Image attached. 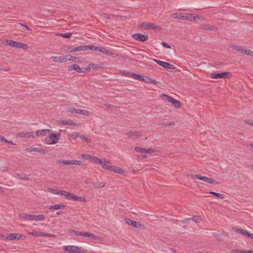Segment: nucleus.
I'll use <instances>...</instances> for the list:
<instances>
[{
  "mask_svg": "<svg viewBox=\"0 0 253 253\" xmlns=\"http://www.w3.org/2000/svg\"><path fill=\"white\" fill-rule=\"evenodd\" d=\"M61 138L59 132L49 134L45 138L46 142L48 144H54L56 143Z\"/></svg>",
  "mask_w": 253,
  "mask_h": 253,
  "instance_id": "obj_1",
  "label": "nucleus"
},
{
  "mask_svg": "<svg viewBox=\"0 0 253 253\" xmlns=\"http://www.w3.org/2000/svg\"><path fill=\"white\" fill-rule=\"evenodd\" d=\"M5 44L13 47L22 48L23 49H27L29 47L27 44L21 43L12 40H5Z\"/></svg>",
  "mask_w": 253,
  "mask_h": 253,
  "instance_id": "obj_2",
  "label": "nucleus"
},
{
  "mask_svg": "<svg viewBox=\"0 0 253 253\" xmlns=\"http://www.w3.org/2000/svg\"><path fill=\"white\" fill-rule=\"evenodd\" d=\"M161 98L165 102H168L171 103L173 106L176 108H179L180 107V102L171 96L165 94H162L161 95Z\"/></svg>",
  "mask_w": 253,
  "mask_h": 253,
  "instance_id": "obj_3",
  "label": "nucleus"
},
{
  "mask_svg": "<svg viewBox=\"0 0 253 253\" xmlns=\"http://www.w3.org/2000/svg\"><path fill=\"white\" fill-rule=\"evenodd\" d=\"M132 77L135 79L143 81L144 83H151L153 84H156L157 83V82L155 80L152 79L151 78L141 75L139 74L133 73L132 74Z\"/></svg>",
  "mask_w": 253,
  "mask_h": 253,
  "instance_id": "obj_4",
  "label": "nucleus"
},
{
  "mask_svg": "<svg viewBox=\"0 0 253 253\" xmlns=\"http://www.w3.org/2000/svg\"><path fill=\"white\" fill-rule=\"evenodd\" d=\"M58 163L62 164L63 166H84V164L82 161L74 160H61L58 161Z\"/></svg>",
  "mask_w": 253,
  "mask_h": 253,
  "instance_id": "obj_5",
  "label": "nucleus"
},
{
  "mask_svg": "<svg viewBox=\"0 0 253 253\" xmlns=\"http://www.w3.org/2000/svg\"><path fill=\"white\" fill-rule=\"evenodd\" d=\"M190 176L193 179H194L195 178H197L199 180H203L205 182L209 183H211V184H217V182L216 181H215V180H214L211 178H209L207 176H202L199 174H191L190 175Z\"/></svg>",
  "mask_w": 253,
  "mask_h": 253,
  "instance_id": "obj_6",
  "label": "nucleus"
},
{
  "mask_svg": "<svg viewBox=\"0 0 253 253\" xmlns=\"http://www.w3.org/2000/svg\"><path fill=\"white\" fill-rule=\"evenodd\" d=\"M154 61L156 63H157L159 65H160L165 68H166L168 69H171V70H175L176 68L173 65L169 63L168 62H166L157 60V59H154Z\"/></svg>",
  "mask_w": 253,
  "mask_h": 253,
  "instance_id": "obj_7",
  "label": "nucleus"
},
{
  "mask_svg": "<svg viewBox=\"0 0 253 253\" xmlns=\"http://www.w3.org/2000/svg\"><path fill=\"white\" fill-rule=\"evenodd\" d=\"M140 27L144 28L145 29H153L160 30L161 28L160 26H157L154 24L148 22H143L140 25Z\"/></svg>",
  "mask_w": 253,
  "mask_h": 253,
  "instance_id": "obj_8",
  "label": "nucleus"
},
{
  "mask_svg": "<svg viewBox=\"0 0 253 253\" xmlns=\"http://www.w3.org/2000/svg\"><path fill=\"white\" fill-rule=\"evenodd\" d=\"M73 70L79 73H84L86 72L85 68H81L78 64H74L68 67V71H71Z\"/></svg>",
  "mask_w": 253,
  "mask_h": 253,
  "instance_id": "obj_9",
  "label": "nucleus"
},
{
  "mask_svg": "<svg viewBox=\"0 0 253 253\" xmlns=\"http://www.w3.org/2000/svg\"><path fill=\"white\" fill-rule=\"evenodd\" d=\"M82 248L75 246H66L64 248V250L69 253H80Z\"/></svg>",
  "mask_w": 253,
  "mask_h": 253,
  "instance_id": "obj_10",
  "label": "nucleus"
},
{
  "mask_svg": "<svg viewBox=\"0 0 253 253\" xmlns=\"http://www.w3.org/2000/svg\"><path fill=\"white\" fill-rule=\"evenodd\" d=\"M229 72H222L221 73H213L211 74V77L212 79H217L219 78L226 79L228 78V75H230Z\"/></svg>",
  "mask_w": 253,
  "mask_h": 253,
  "instance_id": "obj_11",
  "label": "nucleus"
},
{
  "mask_svg": "<svg viewBox=\"0 0 253 253\" xmlns=\"http://www.w3.org/2000/svg\"><path fill=\"white\" fill-rule=\"evenodd\" d=\"M132 37L136 40L142 42L146 41L148 39L147 35H143L140 33H136L132 35Z\"/></svg>",
  "mask_w": 253,
  "mask_h": 253,
  "instance_id": "obj_12",
  "label": "nucleus"
},
{
  "mask_svg": "<svg viewBox=\"0 0 253 253\" xmlns=\"http://www.w3.org/2000/svg\"><path fill=\"white\" fill-rule=\"evenodd\" d=\"M125 222L129 225H131L132 226L137 228L138 229H140L142 227V225L139 222L133 221L129 218L125 219Z\"/></svg>",
  "mask_w": 253,
  "mask_h": 253,
  "instance_id": "obj_13",
  "label": "nucleus"
},
{
  "mask_svg": "<svg viewBox=\"0 0 253 253\" xmlns=\"http://www.w3.org/2000/svg\"><path fill=\"white\" fill-rule=\"evenodd\" d=\"M233 230L236 232H238L241 234L244 235L246 236H247L248 237H250L252 239H253V234L251 233L246 230L237 228H234Z\"/></svg>",
  "mask_w": 253,
  "mask_h": 253,
  "instance_id": "obj_14",
  "label": "nucleus"
},
{
  "mask_svg": "<svg viewBox=\"0 0 253 253\" xmlns=\"http://www.w3.org/2000/svg\"><path fill=\"white\" fill-rule=\"evenodd\" d=\"M126 134L129 138L132 139H136L142 135L141 132L140 131H130L127 132Z\"/></svg>",
  "mask_w": 253,
  "mask_h": 253,
  "instance_id": "obj_15",
  "label": "nucleus"
},
{
  "mask_svg": "<svg viewBox=\"0 0 253 253\" xmlns=\"http://www.w3.org/2000/svg\"><path fill=\"white\" fill-rule=\"evenodd\" d=\"M51 58L55 62L61 63L67 61L68 59V56H62L60 57L52 56Z\"/></svg>",
  "mask_w": 253,
  "mask_h": 253,
  "instance_id": "obj_16",
  "label": "nucleus"
},
{
  "mask_svg": "<svg viewBox=\"0 0 253 253\" xmlns=\"http://www.w3.org/2000/svg\"><path fill=\"white\" fill-rule=\"evenodd\" d=\"M13 177L19 180L27 181L30 180L29 177L25 173H16Z\"/></svg>",
  "mask_w": 253,
  "mask_h": 253,
  "instance_id": "obj_17",
  "label": "nucleus"
},
{
  "mask_svg": "<svg viewBox=\"0 0 253 253\" xmlns=\"http://www.w3.org/2000/svg\"><path fill=\"white\" fill-rule=\"evenodd\" d=\"M61 195L65 196L66 198L68 200L72 201H74L75 197L76 196L75 195L72 193H69L65 190H62Z\"/></svg>",
  "mask_w": 253,
  "mask_h": 253,
  "instance_id": "obj_18",
  "label": "nucleus"
},
{
  "mask_svg": "<svg viewBox=\"0 0 253 253\" xmlns=\"http://www.w3.org/2000/svg\"><path fill=\"white\" fill-rule=\"evenodd\" d=\"M199 19L200 17L198 15H195L193 13H186V20L193 21L199 20Z\"/></svg>",
  "mask_w": 253,
  "mask_h": 253,
  "instance_id": "obj_19",
  "label": "nucleus"
},
{
  "mask_svg": "<svg viewBox=\"0 0 253 253\" xmlns=\"http://www.w3.org/2000/svg\"><path fill=\"white\" fill-rule=\"evenodd\" d=\"M84 237L90 238L91 239L94 240H98L99 241L102 240V238L100 237L99 236L95 235H94L93 234L87 232H84Z\"/></svg>",
  "mask_w": 253,
  "mask_h": 253,
  "instance_id": "obj_20",
  "label": "nucleus"
},
{
  "mask_svg": "<svg viewBox=\"0 0 253 253\" xmlns=\"http://www.w3.org/2000/svg\"><path fill=\"white\" fill-rule=\"evenodd\" d=\"M87 50V45H80L75 48H73L69 51L70 52H76L79 51H86Z\"/></svg>",
  "mask_w": 253,
  "mask_h": 253,
  "instance_id": "obj_21",
  "label": "nucleus"
},
{
  "mask_svg": "<svg viewBox=\"0 0 253 253\" xmlns=\"http://www.w3.org/2000/svg\"><path fill=\"white\" fill-rule=\"evenodd\" d=\"M50 132V130L48 129H39L37 130L35 133L36 134V136H45L47 134Z\"/></svg>",
  "mask_w": 253,
  "mask_h": 253,
  "instance_id": "obj_22",
  "label": "nucleus"
},
{
  "mask_svg": "<svg viewBox=\"0 0 253 253\" xmlns=\"http://www.w3.org/2000/svg\"><path fill=\"white\" fill-rule=\"evenodd\" d=\"M19 217L25 220H32L33 217V214H28L26 213H21L19 214Z\"/></svg>",
  "mask_w": 253,
  "mask_h": 253,
  "instance_id": "obj_23",
  "label": "nucleus"
},
{
  "mask_svg": "<svg viewBox=\"0 0 253 253\" xmlns=\"http://www.w3.org/2000/svg\"><path fill=\"white\" fill-rule=\"evenodd\" d=\"M200 27L201 29L205 30H211L213 31L217 30V28L216 27L210 25L202 24L200 26Z\"/></svg>",
  "mask_w": 253,
  "mask_h": 253,
  "instance_id": "obj_24",
  "label": "nucleus"
},
{
  "mask_svg": "<svg viewBox=\"0 0 253 253\" xmlns=\"http://www.w3.org/2000/svg\"><path fill=\"white\" fill-rule=\"evenodd\" d=\"M23 235L20 234H9L6 236V239L10 240L21 239Z\"/></svg>",
  "mask_w": 253,
  "mask_h": 253,
  "instance_id": "obj_25",
  "label": "nucleus"
},
{
  "mask_svg": "<svg viewBox=\"0 0 253 253\" xmlns=\"http://www.w3.org/2000/svg\"><path fill=\"white\" fill-rule=\"evenodd\" d=\"M109 164H110L109 161L106 162V160L105 159H102V163L101 164L102 168L104 169L111 171L112 166H110Z\"/></svg>",
  "mask_w": 253,
  "mask_h": 253,
  "instance_id": "obj_26",
  "label": "nucleus"
},
{
  "mask_svg": "<svg viewBox=\"0 0 253 253\" xmlns=\"http://www.w3.org/2000/svg\"><path fill=\"white\" fill-rule=\"evenodd\" d=\"M229 46L233 49L237 50L241 53H243V51H244V49L245 48L243 46H240L239 45H237V44H230Z\"/></svg>",
  "mask_w": 253,
  "mask_h": 253,
  "instance_id": "obj_27",
  "label": "nucleus"
},
{
  "mask_svg": "<svg viewBox=\"0 0 253 253\" xmlns=\"http://www.w3.org/2000/svg\"><path fill=\"white\" fill-rule=\"evenodd\" d=\"M230 253H253V251L251 250L232 249L230 251Z\"/></svg>",
  "mask_w": 253,
  "mask_h": 253,
  "instance_id": "obj_28",
  "label": "nucleus"
},
{
  "mask_svg": "<svg viewBox=\"0 0 253 253\" xmlns=\"http://www.w3.org/2000/svg\"><path fill=\"white\" fill-rule=\"evenodd\" d=\"M45 219V216L43 214L35 215L33 214V217L32 220L36 221H43Z\"/></svg>",
  "mask_w": 253,
  "mask_h": 253,
  "instance_id": "obj_29",
  "label": "nucleus"
},
{
  "mask_svg": "<svg viewBox=\"0 0 253 253\" xmlns=\"http://www.w3.org/2000/svg\"><path fill=\"white\" fill-rule=\"evenodd\" d=\"M99 51L108 55H113V52L109 50L107 48L103 47H100L99 49Z\"/></svg>",
  "mask_w": 253,
  "mask_h": 253,
  "instance_id": "obj_30",
  "label": "nucleus"
},
{
  "mask_svg": "<svg viewBox=\"0 0 253 253\" xmlns=\"http://www.w3.org/2000/svg\"><path fill=\"white\" fill-rule=\"evenodd\" d=\"M192 220L194 222H196V223H198L200 222V221L201 220V218L199 217V216H194L192 218H185L183 221V223H185L187 221H189V220Z\"/></svg>",
  "mask_w": 253,
  "mask_h": 253,
  "instance_id": "obj_31",
  "label": "nucleus"
},
{
  "mask_svg": "<svg viewBox=\"0 0 253 253\" xmlns=\"http://www.w3.org/2000/svg\"><path fill=\"white\" fill-rule=\"evenodd\" d=\"M112 168L111 169V171H113L114 172L118 173L119 174H123L124 172V170L123 169L118 167L112 166Z\"/></svg>",
  "mask_w": 253,
  "mask_h": 253,
  "instance_id": "obj_32",
  "label": "nucleus"
},
{
  "mask_svg": "<svg viewBox=\"0 0 253 253\" xmlns=\"http://www.w3.org/2000/svg\"><path fill=\"white\" fill-rule=\"evenodd\" d=\"M92 184L95 188H103L105 186V183L104 182H93Z\"/></svg>",
  "mask_w": 253,
  "mask_h": 253,
  "instance_id": "obj_33",
  "label": "nucleus"
},
{
  "mask_svg": "<svg viewBox=\"0 0 253 253\" xmlns=\"http://www.w3.org/2000/svg\"><path fill=\"white\" fill-rule=\"evenodd\" d=\"M90 162L95 164L98 163L99 164H101L102 163V159H100L96 156H92Z\"/></svg>",
  "mask_w": 253,
  "mask_h": 253,
  "instance_id": "obj_34",
  "label": "nucleus"
},
{
  "mask_svg": "<svg viewBox=\"0 0 253 253\" xmlns=\"http://www.w3.org/2000/svg\"><path fill=\"white\" fill-rule=\"evenodd\" d=\"M77 113L79 114L80 115H84L85 116H89L90 115V113L88 111L85 110H82L81 109H77Z\"/></svg>",
  "mask_w": 253,
  "mask_h": 253,
  "instance_id": "obj_35",
  "label": "nucleus"
},
{
  "mask_svg": "<svg viewBox=\"0 0 253 253\" xmlns=\"http://www.w3.org/2000/svg\"><path fill=\"white\" fill-rule=\"evenodd\" d=\"M69 233L74 234L76 236H81L84 237V232L78 231L74 230H71L69 231Z\"/></svg>",
  "mask_w": 253,
  "mask_h": 253,
  "instance_id": "obj_36",
  "label": "nucleus"
},
{
  "mask_svg": "<svg viewBox=\"0 0 253 253\" xmlns=\"http://www.w3.org/2000/svg\"><path fill=\"white\" fill-rule=\"evenodd\" d=\"M30 151L45 153L46 151V150L43 149H39L38 148L36 147H31Z\"/></svg>",
  "mask_w": 253,
  "mask_h": 253,
  "instance_id": "obj_37",
  "label": "nucleus"
},
{
  "mask_svg": "<svg viewBox=\"0 0 253 253\" xmlns=\"http://www.w3.org/2000/svg\"><path fill=\"white\" fill-rule=\"evenodd\" d=\"M48 190L49 192H51V193L55 194V195H59L60 194L61 195V193L62 192V190H59L58 189H54L52 188H48Z\"/></svg>",
  "mask_w": 253,
  "mask_h": 253,
  "instance_id": "obj_38",
  "label": "nucleus"
},
{
  "mask_svg": "<svg viewBox=\"0 0 253 253\" xmlns=\"http://www.w3.org/2000/svg\"><path fill=\"white\" fill-rule=\"evenodd\" d=\"M98 67V65L93 63L89 64L88 66L85 68L86 69V71L88 72L90 70V69L92 68L93 69H96Z\"/></svg>",
  "mask_w": 253,
  "mask_h": 253,
  "instance_id": "obj_39",
  "label": "nucleus"
},
{
  "mask_svg": "<svg viewBox=\"0 0 253 253\" xmlns=\"http://www.w3.org/2000/svg\"><path fill=\"white\" fill-rule=\"evenodd\" d=\"M247 55H250L253 57V51L249 49H245L244 48L243 53Z\"/></svg>",
  "mask_w": 253,
  "mask_h": 253,
  "instance_id": "obj_40",
  "label": "nucleus"
},
{
  "mask_svg": "<svg viewBox=\"0 0 253 253\" xmlns=\"http://www.w3.org/2000/svg\"><path fill=\"white\" fill-rule=\"evenodd\" d=\"M63 125L75 126L76 123L72 121H62L60 123Z\"/></svg>",
  "mask_w": 253,
  "mask_h": 253,
  "instance_id": "obj_41",
  "label": "nucleus"
},
{
  "mask_svg": "<svg viewBox=\"0 0 253 253\" xmlns=\"http://www.w3.org/2000/svg\"><path fill=\"white\" fill-rule=\"evenodd\" d=\"M74 201L80 202H85L86 201V199L84 197L76 195Z\"/></svg>",
  "mask_w": 253,
  "mask_h": 253,
  "instance_id": "obj_42",
  "label": "nucleus"
},
{
  "mask_svg": "<svg viewBox=\"0 0 253 253\" xmlns=\"http://www.w3.org/2000/svg\"><path fill=\"white\" fill-rule=\"evenodd\" d=\"M210 194L215 195L222 199H223L225 198L224 195L223 194H220L218 193L211 191V192H210Z\"/></svg>",
  "mask_w": 253,
  "mask_h": 253,
  "instance_id": "obj_43",
  "label": "nucleus"
},
{
  "mask_svg": "<svg viewBox=\"0 0 253 253\" xmlns=\"http://www.w3.org/2000/svg\"><path fill=\"white\" fill-rule=\"evenodd\" d=\"M100 47L98 46H95L93 45H87V50H91L94 51H99V49Z\"/></svg>",
  "mask_w": 253,
  "mask_h": 253,
  "instance_id": "obj_44",
  "label": "nucleus"
},
{
  "mask_svg": "<svg viewBox=\"0 0 253 253\" xmlns=\"http://www.w3.org/2000/svg\"><path fill=\"white\" fill-rule=\"evenodd\" d=\"M59 35L61 37L65 38H70L72 36V33H61V34H59Z\"/></svg>",
  "mask_w": 253,
  "mask_h": 253,
  "instance_id": "obj_45",
  "label": "nucleus"
},
{
  "mask_svg": "<svg viewBox=\"0 0 253 253\" xmlns=\"http://www.w3.org/2000/svg\"><path fill=\"white\" fill-rule=\"evenodd\" d=\"M134 151L138 153H144V148L136 146L134 147Z\"/></svg>",
  "mask_w": 253,
  "mask_h": 253,
  "instance_id": "obj_46",
  "label": "nucleus"
},
{
  "mask_svg": "<svg viewBox=\"0 0 253 253\" xmlns=\"http://www.w3.org/2000/svg\"><path fill=\"white\" fill-rule=\"evenodd\" d=\"M91 156H92L91 155H90L88 154H83L81 155V157L83 159L87 160L90 161L91 160Z\"/></svg>",
  "mask_w": 253,
  "mask_h": 253,
  "instance_id": "obj_47",
  "label": "nucleus"
},
{
  "mask_svg": "<svg viewBox=\"0 0 253 253\" xmlns=\"http://www.w3.org/2000/svg\"><path fill=\"white\" fill-rule=\"evenodd\" d=\"M36 134H34L33 132H26V137L36 138Z\"/></svg>",
  "mask_w": 253,
  "mask_h": 253,
  "instance_id": "obj_48",
  "label": "nucleus"
},
{
  "mask_svg": "<svg viewBox=\"0 0 253 253\" xmlns=\"http://www.w3.org/2000/svg\"><path fill=\"white\" fill-rule=\"evenodd\" d=\"M77 109H76L74 107H68V108H67V111L70 113H77Z\"/></svg>",
  "mask_w": 253,
  "mask_h": 253,
  "instance_id": "obj_49",
  "label": "nucleus"
},
{
  "mask_svg": "<svg viewBox=\"0 0 253 253\" xmlns=\"http://www.w3.org/2000/svg\"><path fill=\"white\" fill-rule=\"evenodd\" d=\"M16 137H26V132H20L16 134Z\"/></svg>",
  "mask_w": 253,
  "mask_h": 253,
  "instance_id": "obj_50",
  "label": "nucleus"
},
{
  "mask_svg": "<svg viewBox=\"0 0 253 253\" xmlns=\"http://www.w3.org/2000/svg\"><path fill=\"white\" fill-rule=\"evenodd\" d=\"M48 210H58L59 209V206L58 205H51L48 207Z\"/></svg>",
  "mask_w": 253,
  "mask_h": 253,
  "instance_id": "obj_51",
  "label": "nucleus"
},
{
  "mask_svg": "<svg viewBox=\"0 0 253 253\" xmlns=\"http://www.w3.org/2000/svg\"><path fill=\"white\" fill-rule=\"evenodd\" d=\"M32 235L35 236H42V233L41 232H38L36 231H33L32 233L31 234Z\"/></svg>",
  "mask_w": 253,
  "mask_h": 253,
  "instance_id": "obj_52",
  "label": "nucleus"
},
{
  "mask_svg": "<svg viewBox=\"0 0 253 253\" xmlns=\"http://www.w3.org/2000/svg\"><path fill=\"white\" fill-rule=\"evenodd\" d=\"M67 56H68V60L72 61L74 62H76V60L78 58L77 57L72 56L70 55H67Z\"/></svg>",
  "mask_w": 253,
  "mask_h": 253,
  "instance_id": "obj_53",
  "label": "nucleus"
},
{
  "mask_svg": "<svg viewBox=\"0 0 253 253\" xmlns=\"http://www.w3.org/2000/svg\"><path fill=\"white\" fill-rule=\"evenodd\" d=\"M179 14H180L177 13H174L170 15V17L172 18H174V19H179Z\"/></svg>",
  "mask_w": 253,
  "mask_h": 253,
  "instance_id": "obj_54",
  "label": "nucleus"
},
{
  "mask_svg": "<svg viewBox=\"0 0 253 253\" xmlns=\"http://www.w3.org/2000/svg\"><path fill=\"white\" fill-rule=\"evenodd\" d=\"M154 152V150L152 148L145 149L144 148V153L150 154Z\"/></svg>",
  "mask_w": 253,
  "mask_h": 253,
  "instance_id": "obj_55",
  "label": "nucleus"
},
{
  "mask_svg": "<svg viewBox=\"0 0 253 253\" xmlns=\"http://www.w3.org/2000/svg\"><path fill=\"white\" fill-rule=\"evenodd\" d=\"M80 138L84 142H89L88 141V139L85 136L83 135H81V136H80Z\"/></svg>",
  "mask_w": 253,
  "mask_h": 253,
  "instance_id": "obj_56",
  "label": "nucleus"
},
{
  "mask_svg": "<svg viewBox=\"0 0 253 253\" xmlns=\"http://www.w3.org/2000/svg\"><path fill=\"white\" fill-rule=\"evenodd\" d=\"M179 19L186 20V13H180L179 14Z\"/></svg>",
  "mask_w": 253,
  "mask_h": 253,
  "instance_id": "obj_57",
  "label": "nucleus"
},
{
  "mask_svg": "<svg viewBox=\"0 0 253 253\" xmlns=\"http://www.w3.org/2000/svg\"><path fill=\"white\" fill-rule=\"evenodd\" d=\"M162 45L166 47V48H171V46L168 44H167L166 42H162Z\"/></svg>",
  "mask_w": 253,
  "mask_h": 253,
  "instance_id": "obj_58",
  "label": "nucleus"
},
{
  "mask_svg": "<svg viewBox=\"0 0 253 253\" xmlns=\"http://www.w3.org/2000/svg\"><path fill=\"white\" fill-rule=\"evenodd\" d=\"M244 122L248 125L253 126V122L250 120H246L244 121Z\"/></svg>",
  "mask_w": 253,
  "mask_h": 253,
  "instance_id": "obj_59",
  "label": "nucleus"
},
{
  "mask_svg": "<svg viewBox=\"0 0 253 253\" xmlns=\"http://www.w3.org/2000/svg\"><path fill=\"white\" fill-rule=\"evenodd\" d=\"M82 134H80L79 132H75L73 134V136L76 138L77 137H80Z\"/></svg>",
  "mask_w": 253,
  "mask_h": 253,
  "instance_id": "obj_60",
  "label": "nucleus"
},
{
  "mask_svg": "<svg viewBox=\"0 0 253 253\" xmlns=\"http://www.w3.org/2000/svg\"><path fill=\"white\" fill-rule=\"evenodd\" d=\"M8 142V140L6 139L3 136L0 135V142Z\"/></svg>",
  "mask_w": 253,
  "mask_h": 253,
  "instance_id": "obj_61",
  "label": "nucleus"
},
{
  "mask_svg": "<svg viewBox=\"0 0 253 253\" xmlns=\"http://www.w3.org/2000/svg\"><path fill=\"white\" fill-rule=\"evenodd\" d=\"M20 25H21L22 26L26 28L28 30L31 31H32V30L31 29L29 28L26 24H23V23H20Z\"/></svg>",
  "mask_w": 253,
  "mask_h": 253,
  "instance_id": "obj_62",
  "label": "nucleus"
},
{
  "mask_svg": "<svg viewBox=\"0 0 253 253\" xmlns=\"http://www.w3.org/2000/svg\"><path fill=\"white\" fill-rule=\"evenodd\" d=\"M59 209H63L65 208V206L62 204H58Z\"/></svg>",
  "mask_w": 253,
  "mask_h": 253,
  "instance_id": "obj_63",
  "label": "nucleus"
},
{
  "mask_svg": "<svg viewBox=\"0 0 253 253\" xmlns=\"http://www.w3.org/2000/svg\"><path fill=\"white\" fill-rule=\"evenodd\" d=\"M146 158V156L145 155H140L139 157H138V159H145Z\"/></svg>",
  "mask_w": 253,
  "mask_h": 253,
  "instance_id": "obj_64",
  "label": "nucleus"
}]
</instances>
